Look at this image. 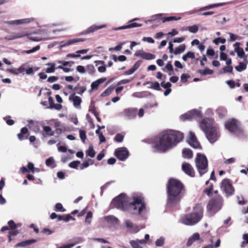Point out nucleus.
<instances>
[{
    "label": "nucleus",
    "mask_w": 248,
    "mask_h": 248,
    "mask_svg": "<svg viewBox=\"0 0 248 248\" xmlns=\"http://www.w3.org/2000/svg\"><path fill=\"white\" fill-rule=\"evenodd\" d=\"M187 141L189 145L194 148H202V146L200 142L198 141L195 134L192 132H189L188 138L187 139Z\"/></svg>",
    "instance_id": "12"
},
{
    "label": "nucleus",
    "mask_w": 248,
    "mask_h": 248,
    "mask_svg": "<svg viewBox=\"0 0 248 248\" xmlns=\"http://www.w3.org/2000/svg\"><path fill=\"white\" fill-rule=\"evenodd\" d=\"M28 36V38L30 40L33 41L39 42L46 39V37L43 36H30V35Z\"/></svg>",
    "instance_id": "42"
},
{
    "label": "nucleus",
    "mask_w": 248,
    "mask_h": 248,
    "mask_svg": "<svg viewBox=\"0 0 248 248\" xmlns=\"http://www.w3.org/2000/svg\"><path fill=\"white\" fill-rule=\"evenodd\" d=\"M185 40V37H176L173 39V42L174 43H181Z\"/></svg>",
    "instance_id": "61"
},
{
    "label": "nucleus",
    "mask_w": 248,
    "mask_h": 248,
    "mask_svg": "<svg viewBox=\"0 0 248 248\" xmlns=\"http://www.w3.org/2000/svg\"><path fill=\"white\" fill-rule=\"evenodd\" d=\"M225 128L232 133L241 132L242 130L239 126V121L232 118L228 120L225 124Z\"/></svg>",
    "instance_id": "9"
},
{
    "label": "nucleus",
    "mask_w": 248,
    "mask_h": 248,
    "mask_svg": "<svg viewBox=\"0 0 248 248\" xmlns=\"http://www.w3.org/2000/svg\"><path fill=\"white\" fill-rule=\"evenodd\" d=\"M167 205L173 207L179 203L186 192L184 185L179 180L170 178L167 184Z\"/></svg>",
    "instance_id": "2"
},
{
    "label": "nucleus",
    "mask_w": 248,
    "mask_h": 248,
    "mask_svg": "<svg viewBox=\"0 0 248 248\" xmlns=\"http://www.w3.org/2000/svg\"><path fill=\"white\" fill-rule=\"evenodd\" d=\"M200 115V112L199 111L193 109L191 111H190L188 113L185 114L181 116V118L183 119L184 121L185 120H191L197 116H199Z\"/></svg>",
    "instance_id": "16"
},
{
    "label": "nucleus",
    "mask_w": 248,
    "mask_h": 248,
    "mask_svg": "<svg viewBox=\"0 0 248 248\" xmlns=\"http://www.w3.org/2000/svg\"><path fill=\"white\" fill-rule=\"evenodd\" d=\"M160 85L164 89L170 88L171 87V84L170 82H168L165 83V81L161 82Z\"/></svg>",
    "instance_id": "58"
},
{
    "label": "nucleus",
    "mask_w": 248,
    "mask_h": 248,
    "mask_svg": "<svg viewBox=\"0 0 248 248\" xmlns=\"http://www.w3.org/2000/svg\"><path fill=\"white\" fill-rule=\"evenodd\" d=\"M86 40L85 38H74L72 39H70L67 41L66 44L68 45H71L75 43H77L81 42H84Z\"/></svg>",
    "instance_id": "34"
},
{
    "label": "nucleus",
    "mask_w": 248,
    "mask_h": 248,
    "mask_svg": "<svg viewBox=\"0 0 248 248\" xmlns=\"http://www.w3.org/2000/svg\"><path fill=\"white\" fill-rule=\"evenodd\" d=\"M74 90L77 91V93L82 95L86 90V88L84 86H80L79 84H78Z\"/></svg>",
    "instance_id": "33"
},
{
    "label": "nucleus",
    "mask_w": 248,
    "mask_h": 248,
    "mask_svg": "<svg viewBox=\"0 0 248 248\" xmlns=\"http://www.w3.org/2000/svg\"><path fill=\"white\" fill-rule=\"evenodd\" d=\"M182 170L187 175L194 177L195 176V171L192 166L187 163H184L182 166Z\"/></svg>",
    "instance_id": "15"
},
{
    "label": "nucleus",
    "mask_w": 248,
    "mask_h": 248,
    "mask_svg": "<svg viewBox=\"0 0 248 248\" xmlns=\"http://www.w3.org/2000/svg\"><path fill=\"white\" fill-rule=\"evenodd\" d=\"M217 112L219 117L221 118H222L225 116L227 111L226 109L222 108H219L217 109Z\"/></svg>",
    "instance_id": "43"
},
{
    "label": "nucleus",
    "mask_w": 248,
    "mask_h": 248,
    "mask_svg": "<svg viewBox=\"0 0 248 248\" xmlns=\"http://www.w3.org/2000/svg\"><path fill=\"white\" fill-rule=\"evenodd\" d=\"M80 163L79 161H73L69 164V166L71 168L78 169V167Z\"/></svg>",
    "instance_id": "50"
},
{
    "label": "nucleus",
    "mask_w": 248,
    "mask_h": 248,
    "mask_svg": "<svg viewBox=\"0 0 248 248\" xmlns=\"http://www.w3.org/2000/svg\"><path fill=\"white\" fill-rule=\"evenodd\" d=\"M224 73H232L233 67L232 66H225L223 68Z\"/></svg>",
    "instance_id": "56"
},
{
    "label": "nucleus",
    "mask_w": 248,
    "mask_h": 248,
    "mask_svg": "<svg viewBox=\"0 0 248 248\" xmlns=\"http://www.w3.org/2000/svg\"><path fill=\"white\" fill-rule=\"evenodd\" d=\"M29 35V34L27 32L23 31H21L13 33L12 34L7 36L6 37V38L10 40H13Z\"/></svg>",
    "instance_id": "18"
},
{
    "label": "nucleus",
    "mask_w": 248,
    "mask_h": 248,
    "mask_svg": "<svg viewBox=\"0 0 248 248\" xmlns=\"http://www.w3.org/2000/svg\"><path fill=\"white\" fill-rule=\"evenodd\" d=\"M112 203L118 209H122L124 211L127 209L126 207L127 204V198L124 194H121L115 198L113 200Z\"/></svg>",
    "instance_id": "8"
},
{
    "label": "nucleus",
    "mask_w": 248,
    "mask_h": 248,
    "mask_svg": "<svg viewBox=\"0 0 248 248\" xmlns=\"http://www.w3.org/2000/svg\"><path fill=\"white\" fill-rule=\"evenodd\" d=\"M248 63V61L247 58L244 59V62H240L239 64L235 67V69L238 72H242L247 68V64Z\"/></svg>",
    "instance_id": "27"
},
{
    "label": "nucleus",
    "mask_w": 248,
    "mask_h": 248,
    "mask_svg": "<svg viewBox=\"0 0 248 248\" xmlns=\"http://www.w3.org/2000/svg\"><path fill=\"white\" fill-rule=\"evenodd\" d=\"M213 190V185L211 184L208 188H205L203 190V192L206 194L208 196H210Z\"/></svg>",
    "instance_id": "49"
},
{
    "label": "nucleus",
    "mask_w": 248,
    "mask_h": 248,
    "mask_svg": "<svg viewBox=\"0 0 248 248\" xmlns=\"http://www.w3.org/2000/svg\"><path fill=\"white\" fill-rule=\"evenodd\" d=\"M138 109L137 108H129L127 109H125L124 110V113L125 116L128 118V119H133L134 118L137 113Z\"/></svg>",
    "instance_id": "20"
},
{
    "label": "nucleus",
    "mask_w": 248,
    "mask_h": 248,
    "mask_svg": "<svg viewBox=\"0 0 248 248\" xmlns=\"http://www.w3.org/2000/svg\"><path fill=\"white\" fill-rule=\"evenodd\" d=\"M164 238L161 237L155 241V245L156 247H162L164 245Z\"/></svg>",
    "instance_id": "47"
},
{
    "label": "nucleus",
    "mask_w": 248,
    "mask_h": 248,
    "mask_svg": "<svg viewBox=\"0 0 248 248\" xmlns=\"http://www.w3.org/2000/svg\"><path fill=\"white\" fill-rule=\"evenodd\" d=\"M226 82L231 88H234L235 86V83L232 80H227Z\"/></svg>",
    "instance_id": "63"
},
{
    "label": "nucleus",
    "mask_w": 248,
    "mask_h": 248,
    "mask_svg": "<svg viewBox=\"0 0 248 248\" xmlns=\"http://www.w3.org/2000/svg\"><path fill=\"white\" fill-rule=\"evenodd\" d=\"M200 238V236L199 233L196 232L194 233L191 236H190L186 244V246L187 247H189L192 245V244L196 240H199Z\"/></svg>",
    "instance_id": "26"
},
{
    "label": "nucleus",
    "mask_w": 248,
    "mask_h": 248,
    "mask_svg": "<svg viewBox=\"0 0 248 248\" xmlns=\"http://www.w3.org/2000/svg\"><path fill=\"white\" fill-rule=\"evenodd\" d=\"M29 130L26 127L22 128L20 130V132L17 135L19 140H24L27 139L28 138L27 136Z\"/></svg>",
    "instance_id": "22"
},
{
    "label": "nucleus",
    "mask_w": 248,
    "mask_h": 248,
    "mask_svg": "<svg viewBox=\"0 0 248 248\" xmlns=\"http://www.w3.org/2000/svg\"><path fill=\"white\" fill-rule=\"evenodd\" d=\"M70 62H72V63H74L73 61H58V63L62 64L63 67H65L68 66L70 64Z\"/></svg>",
    "instance_id": "57"
},
{
    "label": "nucleus",
    "mask_w": 248,
    "mask_h": 248,
    "mask_svg": "<svg viewBox=\"0 0 248 248\" xmlns=\"http://www.w3.org/2000/svg\"><path fill=\"white\" fill-rule=\"evenodd\" d=\"M221 203V197L213 198L209 201L207 205V209L209 212L216 213L220 209Z\"/></svg>",
    "instance_id": "7"
},
{
    "label": "nucleus",
    "mask_w": 248,
    "mask_h": 248,
    "mask_svg": "<svg viewBox=\"0 0 248 248\" xmlns=\"http://www.w3.org/2000/svg\"><path fill=\"white\" fill-rule=\"evenodd\" d=\"M47 65L50 66V67H48L46 68V72L47 73H51L54 72L56 68H55V63L49 62L46 64Z\"/></svg>",
    "instance_id": "40"
},
{
    "label": "nucleus",
    "mask_w": 248,
    "mask_h": 248,
    "mask_svg": "<svg viewBox=\"0 0 248 248\" xmlns=\"http://www.w3.org/2000/svg\"><path fill=\"white\" fill-rule=\"evenodd\" d=\"M79 136L83 143H85V140L86 139V132L84 130H79Z\"/></svg>",
    "instance_id": "53"
},
{
    "label": "nucleus",
    "mask_w": 248,
    "mask_h": 248,
    "mask_svg": "<svg viewBox=\"0 0 248 248\" xmlns=\"http://www.w3.org/2000/svg\"><path fill=\"white\" fill-rule=\"evenodd\" d=\"M33 18H25V19H19V20H16L15 21H7V22L10 25L12 24H26L28 23H30L31 21H33Z\"/></svg>",
    "instance_id": "24"
},
{
    "label": "nucleus",
    "mask_w": 248,
    "mask_h": 248,
    "mask_svg": "<svg viewBox=\"0 0 248 248\" xmlns=\"http://www.w3.org/2000/svg\"><path fill=\"white\" fill-rule=\"evenodd\" d=\"M196 166L201 176L208 171V160L206 156L201 153H198L195 159Z\"/></svg>",
    "instance_id": "5"
},
{
    "label": "nucleus",
    "mask_w": 248,
    "mask_h": 248,
    "mask_svg": "<svg viewBox=\"0 0 248 248\" xmlns=\"http://www.w3.org/2000/svg\"><path fill=\"white\" fill-rule=\"evenodd\" d=\"M145 208L144 198L141 196H134L133 202L128 204V209L130 210L136 211L139 215L141 214Z\"/></svg>",
    "instance_id": "6"
},
{
    "label": "nucleus",
    "mask_w": 248,
    "mask_h": 248,
    "mask_svg": "<svg viewBox=\"0 0 248 248\" xmlns=\"http://www.w3.org/2000/svg\"><path fill=\"white\" fill-rule=\"evenodd\" d=\"M27 67V64H23L19 68H17L18 74H24L26 68Z\"/></svg>",
    "instance_id": "46"
},
{
    "label": "nucleus",
    "mask_w": 248,
    "mask_h": 248,
    "mask_svg": "<svg viewBox=\"0 0 248 248\" xmlns=\"http://www.w3.org/2000/svg\"><path fill=\"white\" fill-rule=\"evenodd\" d=\"M213 42L216 45H218L219 43L224 44L226 42V39L225 38H222L221 37H218L214 40Z\"/></svg>",
    "instance_id": "54"
},
{
    "label": "nucleus",
    "mask_w": 248,
    "mask_h": 248,
    "mask_svg": "<svg viewBox=\"0 0 248 248\" xmlns=\"http://www.w3.org/2000/svg\"><path fill=\"white\" fill-rule=\"evenodd\" d=\"M46 165L51 168H54L56 167V164L55 163L54 158L52 157H50L46 159Z\"/></svg>",
    "instance_id": "30"
},
{
    "label": "nucleus",
    "mask_w": 248,
    "mask_h": 248,
    "mask_svg": "<svg viewBox=\"0 0 248 248\" xmlns=\"http://www.w3.org/2000/svg\"><path fill=\"white\" fill-rule=\"evenodd\" d=\"M183 133L177 131H166L162 133L159 140L155 141L154 148L157 151L165 153L184 139Z\"/></svg>",
    "instance_id": "1"
},
{
    "label": "nucleus",
    "mask_w": 248,
    "mask_h": 248,
    "mask_svg": "<svg viewBox=\"0 0 248 248\" xmlns=\"http://www.w3.org/2000/svg\"><path fill=\"white\" fill-rule=\"evenodd\" d=\"M28 168L25 167H22L20 169V171L23 173H25L26 172H29L31 171L32 173H34L35 171V168L34 167V165L31 162H29L27 165Z\"/></svg>",
    "instance_id": "23"
},
{
    "label": "nucleus",
    "mask_w": 248,
    "mask_h": 248,
    "mask_svg": "<svg viewBox=\"0 0 248 248\" xmlns=\"http://www.w3.org/2000/svg\"><path fill=\"white\" fill-rule=\"evenodd\" d=\"M36 242L35 239H30L25 241H22L16 244L15 247L16 248L18 247H25L26 246L31 245Z\"/></svg>",
    "instance_id": "25"
},
{
    "label": "nucleus",
    "mask_w": 248,
    "mask_h": 248,
    "mask_svg": "<svg viewBox=\"0 0 248 248\" xmlns=\"http://www.w3.org/2000/svg\"><path fill=\"white\" fill-rule=\"evenodd\" d=\"M115 156L120 161H124L129 156V152L125 147L116 149L114 152Z\"/></svg>",
    "instance_id": "11"
},
{
    "label": "nucleus",
    "mask_w": 248,
    "mask_h": 248,
    "mask_svg": "<svg viewBox=\"0 0 248 248\" xmlns=\"http://www.w3.org/2000/svg\"><path fill=\"white\" fill-rule=\"evenodd\" d=\"M114 88L115 87L112 85L109 86L102 93L101 96L105 97L109 95L114 89Z\"/></svg>",
    "instance_id": "36"
},
{
    "label": "nucleus",
    "mask_w": 248,
    "mask_h": 248,
    "mask_svg": "<svg viewBox=\"0 0 248 248\" xmlns=\"http://www.w3.org/2000/svg\"><path fill=\"white\" fill-rule=\"evenodd\" d=\"M183 154L184 157L189 159L191 158L193 156L192 151L188 148H185L183 150Z\"/></svg>",
    "instance_id": "32"
},
{
    "label": "nucleus",
    "mask_w": 248,
    "mask_h": 248,
    "mask_svg": "<svg viewBox=\"0 0 248 248\" xmlns=\"http://www.w3.org/2000/svg\"><path fill=\"white\" fill-rule=\"evenodd\" d=\"M234 51L237 53V56L240 58H247L245 53L242 47H235Z\"/></svg>",
    "instance_id": "31"
},
{
    "label": "nucleus",
    "mask_w": 248,
    "mask_h": 248,
    "mask_svg": "<svg viewBox=\"0 0 248 248\" xmlns=\"http://www.w3.org/2000/svg\"><path fill=\"white\" fill-rule=\"evenodd\" d=\"M198 73L202 75H212L213 74L214 71L209 68H206L204 70H199Z\"/></svg>",
    "instance_id": "39"
},
{
    "label": "nucleus",
    "mask_w": 248,
    "mask_h": 248,
    "mask_svg": "<svg viewBox=\"0 0 248 248\" xmlns=\"http://www.w3.org/2000/svg\"><path fill=\"white\" fill-rule=\"evenodd\" d=\"M212 120L210 119H203L200 124L201 128L204 131L206 137L211 143L215 142L219 137L216 127L211 125Z\"/></svg>",
    "instance_id": "3"
},
{
    "label": "nucleus",
    "mask_w": 248,
    "mask_h": 248,
    "mask_svg": "<svg viewBox=\"0 0 248 248\" xmlns=\"http://www.w3.org/2000/svg\"><path fill=\"white\" fill-rule=\"evenodd\" d=\"M185 49L186 45L185 44H182L175 48L173 53L174 54L177 55L178 54H180L183 52L185 51Z\"/></svg>",
    "instance_id": "35"
},
{
    "label": "nucleus",
    "mask_w": 248,
    "mask_h": 248,
    "mask_svg": "<svg viewBox=\"0 0 248 248\" xmlns=\"http://www.w3.org/2000/svg\"><path fill=\"white\" fill-rule=\"evenodd\" d=\"M106 27V25H93L87 28L86 30L82 31L79 33L80 35H85L89 33H93L99 29H103Z\"/></svg>",
    "instance_id": "17"
},
{
    "label": "nucleus",
    "mask_w": 248,
    "mask_h": 248,
    "mask_svg": "<svg viewBox=\"0 0 248 248\" xmlns=\"http://www.w3.org/2000/svg\"><path fill=\"white\" fill-rule=\"evenodd\" d=\"M220 188L227 197L232 195L234 193V188L229 179L222 180L220 184Z\"/></svg>",
    "instance_id": "10"
},
{
    "label": "nucleus",
    "mask_w": 248,
    "mask_h": 248,
    "mask_svg": "<svg viewBox=\"0 0 248 248\" xmlns=\"http://www.w3.org/2000/svg\"><path fill=\"white\" fill-rule=\"evenodd\" d=\"M189 78L190 76L188 74H183L181 76V81L183 83L186 82Z\"/></svg>",
    "instance_id": "55"
},
{
    "label": "nucleus",
    "mask_w": 248,
    "mask_h": 248,
    "mask_svg": "<svg viewBox=\"0 0 248 248\" xmlns=\"http://www.w3.org/2000/svg\"><path fill=\"white\" fill-rule=\"evenodd\" d=\"M124 136L121 133L116 134L114 138V140L117 142H121L124 140Z\"/></svg>",
    "instance_id": "48"
},
{
    "label": "nucleus",
    "mask_w": 248,
    "mask_h": 248,
    "mask_svg": "<svg viewBox=\"0 0 248 248\" xmlns=\"http://www.w3.org/2000/svg\"><path fill=\"white\" fill-rule=\"evenodd\" d=\"M125 224L126 227L130 229L133 228V227L134 224L131 221H130L129 220H126L125 221Z\"/></svg>",
    "instance_id": "64"
},
{
    "label": "nucleus",
    "mask_w": 248,
    "mask_h": 248,
    "mask_svg": "<svg viewBox=\"0 0 248 248\" xmlns=\"http://www.w3.org/2000/svg\"><path fill=\"white\" fill-rule=\"evenodd\" d=\"M186 30H188L192 33H196L198 31L199 28L197 25H194L191 26L187 27Z\"/></svg>",
    "instance_id": "44"
},
{
    "label": "nucleus",
    "mask_w": 248,
    "mask_h": 248,
    "mask_svg": "<svg viewBox=\"0 0 248 248\" xmlns=\"http://www.w3.org/2000/svg\"><path fill=\"white\" fill-rule=\"evenodd\" d=\"M75 93L71 94L69 96V100L73 102V105L75 108H80L82 99L80 97L75 95Z\"/></svg>",
    "instance_id": "14"
},
{
    "label": "nucleus",
    "mask_w": 248,
    "mask_h": 248,
    "mask_svg": "<svg viewBox=\"0 0 248 248\" xmlns=\"http://www.w3.org/2000/svg\"><path fill=\"white\" fill-rule=\"evenodd\" d=\"M151 87L156 91H160L161 90L159 83L158 82H151Z\"/></svg>",
    "instance_id": "51"
},
{
    "label": "nucleus",
    "mask_w": 248,
    "mask_h": 248,
    "mask_svg": "<svg viewBox=\"0 0 248 248\" xmlns=\"http://www.w3.org/2000/svg\"><path fill=\"white\" fill-rule=\"evenodd\" d=\"M196 207L200 208L198 213H192L185 215L182 219V222L187 225H193L197 223L202 217L203 209L199 205H197Z\"/></svg>",
    "instance_id": "4"
},
{
    "label": "nucleus",
    "mask_w": 248,
    "mask_h": 248,
    "mask_svg": "<svg viewBox=\"0 0 248 248\" xmlns=\"http://www.w3.org/2000/svg\"><path fill=\"white\" fill-rule=\"evenodd\" d=\"M26 74L27 75H33L34 71L33 68L32 67L28 68V65H27V67L26 68L25 71Z\"/></svg>",
    "instance_id": "62"
},
{
    "label": "nucleus",
    "mask_w": 248,
    "mask_h": 248,
    "mask_svg": "<svg viewBox=\"0 0 248 248\" xmlns=\"http://www.w3.org/2000/svg\"><path fill=\"white\" fill-rule=\"evenodd\" d=\"M180 19H181L180 17H177L174 16H169V17H162L161 18V20H162V22L164 23L166 22H168V21H172V20H179Z\"/></svg>",
    "instance_id": "37"
},
{
    "label": "nucleus",
    "mask_w": 248,
    "mask_h": 248,
    "mask_svg": "<svg viewBox=\"0 0 248 248\" xmlns=\"http://www.w3.org/2000/svg\"><path fill=\"white\" fill-rule=\"evenodd\" d=\"M95 152L93 150V146H90L88 149L86 151V155L91 157H93L95 155Z\"/></svg>",
    "instance_id": "38"
},
{
    "label": "nucleus",
    "mask_w": 248,
    "mask_h": 248,
    "mask_svg": "<svg viewBox=\"0 0 248 248\" xmlns=\"http://www.w3.org/2000/svg\"><path fill=\"white\" fill-rule=\"evenodd\" d=\"M134 55L135 56H139L142 59L147 60H153L155 58V56L154 54L145 52H136Z\"/></svg>",
    "instance_id": "19"
},
{
    "label": "nucleus",
    "mask_w": 248,
    "mask_h": 248,
    "mask_svg": "<svg viewBox=\"0 0 248 248\" xmlns=\"http://www.w3.org/2000/svg\"><path fill=\"white\" fill-rule=\"evenodd\" d=\"M138 19H139L137 18L132 19V20H129L128 22H127V24L126 25L117 28L116 30H124L127 29L140 27L142 26L141 24L134 22L135 21L137 20Z\"/></svg>",
    "instance_id": "13"
},
{
    "label": "nucleus",
    "mask_w": 248,
    "mask_h": 248,
    "mask_svg": "<svg viewBox=\"0 0 248 248\" xmlns=\"http://www.w3.org/2000/svg\"><path fill=\"white\" fill-rule=\"evenodd\" d=\"M132 80H133L132 78L130 79H122V80H120L119 82H118L117 85L128 83L130 81H131Z\"/></svg>",
    "instance_id": "59"
},
{
    "label": "nucleus",
    "mask_w": 248,
    "mask_h": 248,
    "mask_svg": "<svg viewBox=\"0 0 248 248\" xmlns=\"http://www.w3.org/2000/svg\"><path fill=\"white\" fill-rule=\"evenodd\" d=\"M40 46L39 45H37L36 46L34 47L33 48H32V49H30V50H25L24 51V53H25L26 54H30V53H33L36 51H38L40 49Z\"/></svg>",
    "instance_id": "52"
},
{
    "label": "nucleus",
    "mask_w": 248,
    "mask_h": 248,
    "mask_svg": "<svg viewBox=\"0 0 248 248\" xmlns=\"http://www.w3.org/2000/svg\"><path fill=\"white\" fill-rule=\"evenodd\" d=\"M78 243V242H76L74 243H70L68 245H63L62 246H61L58 248H72Z\"/></svg>",
    "instance_id": "60"
},
{
    "label": "nucleus",
    "mask_w": 248,
    "mask_h": 248,
    "mask_svg": "<svg viewBox=\"0 0 248 248\" xmlns=\"http://www.w3.org/2000/svg\"><path fill=\"white\" fill-rule=\"evenodd\" d=\"M146 243V242L143 239L141 240H131L130 241V244L133 248H142L140 245V244H144Z\"/></svg>",
    "instance_id": "28"
},
{
    "label": "nucleus",
    "mask_w": 248,
    "mask_h": 248,
    "mask_svg": "<svg viewBox=\"0 0 248 248\" xmlns=\"http://www.w3.org/2000/svg\"><path fill=\"white\" fill-rule=\"evenodd\" d=\"M55 211L58 212H64L65 209L63 208L62 205L61 203H57L55 206Z\"/></svg>",
    "instance_id": "45"
},
{
    "label": "nucleus",
    "mask_w": 248,
    "mask_h": 248,
    "mask_svg": "<svg viewBox=\"0 0 248 248\" xmlns=\"http://www.w3.org/2000/svg\"><path fill=\"white\" fill-rule=\"evenodd\" d=\"M43 131L42 132L44 137H48L53 136L54 135V132L52 131L51 128L49 126L42 125Z\"/></svg>",
    "instance_id": "21"
},
{
    "label": "nucleus",
    "mask_w": 248,
    "mask_h": 248,
    "mask_svg": "<svg viewBox=\"0 0 248 248\" xmlns=\"http://www.w3.org/2000/svg\"><path fill=\"white\" fill-rule=\"evenodd\" d=\"M9 228L12 230H16L17 228L20 227L21 225L20 224H16L13 220H10L8 222Z\"/></svg>",
    "instance_id": "41"
},
{
    "label": "nucleus",
    "mask_w": 248,
    "mask_h": 248,
    "mask_svg": "<svg viewBox=\"0 0 248 248\" xmlns=\"http://www.w3.org/2000/svg\"><path fill=\"white\" fill-rule=\"evenodd\" d=\"M224 4H225V3H219L210 4L208 6H205V7L200 8L199 11H202L207 10H209V9H212L213 8L223 6Z\"/></svg>",
    "instance_id": "29"
}]
</instances>
